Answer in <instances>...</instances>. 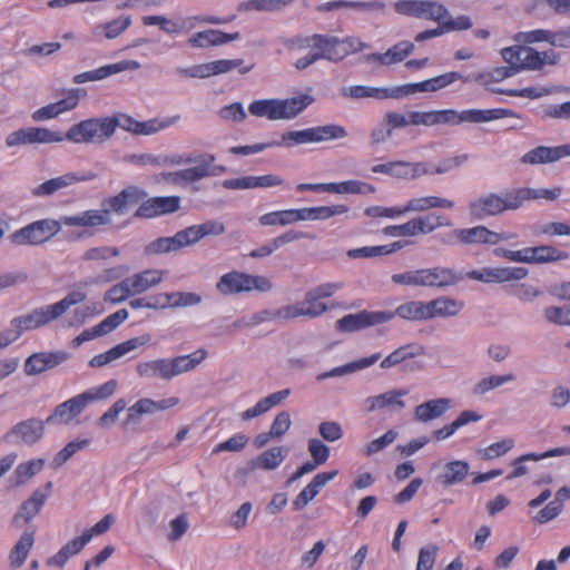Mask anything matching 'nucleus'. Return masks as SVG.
<instances>
[{
  "mask_svg": "<svg viewBox=\"0 0 570 570\" xmlns=\"http://www.w3.org/2000/svg\"><path fill=\"white\" fill-rule=\"evenodd\" d=\"M347 137V130L340 125L330 124L324 126H316L303 130L286 131L282 135V141H268L248 146H235L229 149L234 155H249L261 153L271 147H293L309 142H323L335 139H343Z\"/></svg>",
  "mask_w": 570,
  "mask_h": 570,
  "instance_id": "obj_1",
  "label": "nucleus"
},
{
  "mask_svg": "<svg viewBox=\"0 0 570 570\" xmlns=\"http://www.w3.org/2000/svg\"><path fill=\"white\" fill-rule=\"evenodd\" d=\"M117 386L118 383L116 380H109L100 386L89 389L60 403L46 419L47 424H69L72 419L78 416L89 403L110 397L116 392Z\"/></svg>",
  "mask_w": 570,
  "mask_h": 570,
  "instance_id": "obj_2",
  "label": "nucleus"
},
{
  "mask_svg": "<svg viewBox=\"0 0 570 570\" xmlns=\"http://www.w3.org/2000/svg\"><path fill=\"white\" fill-rule=\"evenodd\" d=\"M314 98L301 95L287 99H259L248 106V111L255 117H265L268 120L294 119L303 112Z\"/></svg>",
  "mask_w": 570,
  "mask_h": 570,
  "instance_id": "obj_3",
  "label": "nucleus"
},
{
  "mask_svg": "<svg viewBox=\"0 0 570 570\" xmlns=\"http://www.w3.org/2000/svg\"><path fill=\"white\" fill-rule=\"evenodd\" d=\"M517 209H519V202L515 188L505 190L502 195L495 193L483 195L469 205L470 215L479 220Z\"/></svg>",
  "mask_w": 570,
  "mask_h": 570,
  "instance_id": "obj_4",
  "label": "nucleus"
},
{
  "mask_svg": "<svg viewBox=\"0 0 570 570\" xmlns=\"http://www.w3.org/2000/svg\"><path fill=\"white\" fill-rule=\"evenodd\" d=\"M112 126L108 117L85 119L72 125L63 135V139L75 144L100 145L112 136Z\"/></svg>",
  "mask_w": 570,
  "mask_h": 570,
  "instance_id": "obj_5",
  "label": "nucleus"
},
{
  "mask_svg": "<svg viewBox=\"0 0 570 570\" xmlns=\"http://www.w3.org/2000/svg\"><path fill=\"white\" fill-rule=\"evenodd\" d=\"M61 230V220L56 219H40L17 229L9 235L11 244L17 246H37L41 245Z\"/></svg>",
  "mask_w": 570,
  "mask_h": 570,
  "instance_id": "obj_6",
  "label": "nucleus"
},
{
  "mask_svg": "<svg viewBox=\"0 0 570 570\" xmlns=\"http://www.w3.org/2000/svg\"><path fill=\"white\" fill-rule=\"evenodd\" d=\"M272 287V282L266 276L249 275L237 271L224 274L216 284V289L222 295H233L254 289L265 293L271 291Z\"/></svg>",
  "mask_w": 570,
  "mask_h": 570,
  "instance_id": "obj_7",
  "label": "nucleus"
},
{
  "mask_svg": "<svg viewBox=\"0 0 570 570\" xmlns=\"http://www.w3.org/2000/svg\"><path fill=\"white\" fill-rule=\"evenodd\" d=\"M55 320H57V316L53 314L51 305L41 306L35 308L29 314L14 317L10 323L11 328L7 330L6 333H8V338H11L12 343L23 332L46 326Z\"/></svg>",
  "mask_w": 570,
  "mask_h": 570,
  "instance_id": "obj_8",
  "label": "nucleus"
},
{
  "mask_svg": "<svg viewBox=\"0 0 570 570\" xmlns=\"http://www.w3.org/2000/svg\"><path fill=\"white\" fill-rule=\"evenodd\" d=\"M305 41L308 46L312 47L325 46L328 50V53L333 55V57H337L335 59H331V61L334 62L343 60L350 53L357 52L364 48H367V43L356 38H346L344 40H340L334 36L313 35L309 38H306Z\"/></svg>",
  "mask_w": 570,
  "mask_h": 570,
  "instance_id": "obj_9",
  "label": "nucleus"
},
{
  "mask_svg": "<svg viewBox=\"0 0 570 570\" xmlns=\"http://www.w3.org/2000/svg\"><path fill=\"white\" fill-rule=\"evenodd\" d=\"M45 424H47L46 421L37 417L21 421L3 434L2 441L7 443L33 445L42 439L45 434Z\"/></svg>",
  "mask_w": 570,
  "mask_h": 570,
  "instance_id": "obj_10",
  "label": "nucleus"
},
{
  "mask_svg": "<svg viewBox=\"0 0 570 570\" xmlns=\"http://www.w3.org/2000/svg\"><path fill=\"white\" fill-rule=\"evenodd\" d=\"M52 491V482L48 481L43 489L35 490L31 495L21 503L18 511L13 514L11 523L14 527H20L21 523L30 522L35 517H37L42 507L45 505L48 497Z\"/></svg>",
  "mask_w": 570,
  "mask_h": 570,
  "instance_id": "obj_11",
  "label": "nucleus"
},
{
  "mask_svg": "<svg viewBox=\"0 0 570 570\" xmlns=\"http://www.w3.org/2000/svg\"><path fill=\"white\" fill-rule=\"evenodd\" d=\"M393 318V314L385 311L367 312L362 311L356 314H348L336 322V328L341 332H355L368 326L383 324Z\"/></svg>",
  "mask_w": 570,
  "mask_h": 570,
  "instance_id": "obj_12",
  "label": "nucleus"
},
{
  "mask_svg": "<svg viewBox=\"0 0 570 570\" xmlns=\"http://www.w3.org/2000/svg\"><path fill=\"white\" fill-rule=\"evenodd\" d=\"M62 140L63 134L60 131H53L48 128L31 127L11 132L7 137L6 144L8 147H14L26 144L60 142Z\"/></svg>",
  "mask_w": 570,
  "mask_h": 570,
  "instance_id": "obj_13",
  "label": "nucleus"
},
{
  "mask_svg": "<svg viewBox=\"0 0 570 570\" xmlns=\"http://www.w3.org/2000/svg\"><path fill=\"white\" fill-rule=\"evenodd\" d=\"M60 220L61 225L87 228L78 235V237H85L94 235V232H89V229L109 225L111 223V216H109V210L89 209L76 215L62 216Z\"/></svg>",
  "mask_w": 570,
  "mask_h": 570,
  "instance_id": "obj_14",
  "label": "nucleus"
},
{
  "mask_svg": "<svg viewBox=\"0 0 570 570\" xmlns=\"http://www.w3.org/2000/svg\"><path fill=\"white\" fill-rule=\"evenodd\" d=\"M62 94L65 95V98L36 110L32 114V119L41 121L45 119L56 118L65 111L72 110L78 106L81 97L86 96V90L81 88H71L63 90Z\"/></svg>",
  "mask_w": 570,
  "mask_h": 570,
  "instance_id": "obj_15",
  "label": "nucleus"
},
{
  "mask_svg": "<svg viewBox=\"0 0 570 570\" xmlns=\"http://www.w3.org/2000/svg\"><path fill=\"white\" fill-rule=\"evenodd\" d=\"M70 357L71 354L66 351L33 353L24 362V373L29 376L41 374L59 366Z\"/></svg>",
  "mask_w": 570,
  "mask_h": 570,
  "instance_id": "obj_16",
  "label": "nucleus"
},
{
  "mask_svg": "<svg viewBox=\"0 0 570 570\" xmlns=\"http://www.w3.org/2000/svg\"><path fill=\"white\" fill-rule=\"evenodd\" d=\"M524 267H485L479 271H471L465 274L470 279L483 283H503L509 281H520L528 275Z\"/></svg>",
  "mask_w": 570,
  "mask_h": 570,
  "instance_id": "obj_17",
  "label": "nucleus"
},
{
  "mask_svg": "<svg viewBox=\"0 0 570 570\" xmlns=\"http://www.w3.org/2000/svg\"><path fill=\"white\" fill-rule=\"evenodd\" d=\"M179 208V196L151 197L140 204L134 216L137 218H154L173 214Z\"/></svg>",
  "mask_w": 570,
  "mask_h": 570,
  "instance_id": "obj_18",
  "label": "nucleus"
},
{
  "mask_svg": "<svg viewBox=\"0 0 570 570\" xmlns=\"http://www.w3.org/2000/svg\"><path fill=\"white\" fill-rule=\"evenodd\" d=\"M151 340L149 334H142L140 336L132 337L128 341H125L120 344H117L109 351L102 354L95 355L89 361L90 367H102L110 362L124 356L125 354L140 347L147 345Z\"/></svg>",
  "mask_w": 570,
  "mask_h": 570,
  "instance_id": "obj_19",
  "label": "nucleus"
},
{
  "mask_svg": "<svg viewBox=\"0 0 570 570\" xmlns=\"http://www.w3.org/2000/svg\"><path fill=\"white\" fill-rule=\"evenodd\" d=\"M147 196V193L137 186H128L116 196L108 197L102 200L104 210H109V215H125L130 206L138 204Z\"/></svg>",
  "mask_w": 570,
  "mask_h": 570,
  "instance_id": "obj_20",
  "label": "nucleus"
},
{
  "mask_svg": "<svg viewBox=\"0 0 570 570\" xmlns=\"http://www.w3.org/2000/svg\"><path fill=\"white\" fill-rule=\"evenodd\" d=\"M570 156V144L556 147L538 146L521 157V163L528 165L548 164Z\"/></svg>",
  "mask_w": 570,
  "mask_h": 570,
  "instance_id": "obj_21",
  "label": "nucleus"
},
{
  "mask_svg": "<svg viewBox=\"0 0 570 570\" xmlns=\"http://www.w3.org/2000/svg\"><path fill=\"white\" fill-rule=\"evenodd\" d=\"M421 278L423 287L444 288L456 285L464 276L448 267L422 268Z\"/></svg>",
  "mask_w": 570,
  "mask_h": 570,
  "instance_id": "obj_22",
  "label": "nucleus"
},
{
  "mask_svg": "<svg viewBox=\"0 0 570 570\" xmlns=\"http://www.w3.org/2000/svg\"><path fill=\"white\" fill-rule=\"evenodd\" d=\"M407 391L404 389L390 390L379 395L368 396L364 400L366 412H374L377 410H392L401 411L405 407V402L402 400L403 396L407 395Z\"/></svg>",
  "mask_w": 570,
  "mask_h": 570,
  "instance_id": "obj_23",
  "label": "nucleus"
},
{
  "mask_svg": "<svg viewBox=\"0 0 570 570\" xmlns=\"http://www.w3.org/2000/svg\"><path fill=\"white\" fill-rule=\"evenodd\" d=\"M414 50V43L411 41H400L383 53L372 52L363 56L364 62H377L381 66H391L402 62Z\"/></svg>",
  "mask_w": 570,
  "mask_h": 570,
  "instance_id": "obj_24",
  "label": "nucleus"
},
{
  "mask_svg": "<svg viewBox=\"0 0 570 570\" xmlns=\"http://www.w3.org/2000/svg\"><path fill=\"white\" fill-rule=\"evenodd\" d=\"M140 68V63L136 60H124L117 63L102 66L98 69L78 73L72 78L75 83H85L88 81L102 80L111 75L125 71V70H137Z\"/></svg>",
  "mask_w": 570,
  "mask_h": 570,
  "instance_id": "obj_25",
  "label": "nucleus"
},
{
  "mask_svg": "<svg viewBox=\"0 0 570 570\" xmlns=\"http://www.w3.org/2000/svg\"><path fill=\"white\" fill-rule=\"evenodd\" d=\"M97 177L94 173H88L85 176H77L75 174H66L52 179H49L32 189V195L37 197L50 196L57 190L68 187L78 181L92 180Z\"/></svg>",
  "mask_w": 570,
  "mask_h": 570,
  "instance_id": "obj_26",
  "label": "nucleus"
},
{
  "mask_svg": "<svg viewBox=\"0 0 570 570\" xmlns=\"http://www.w3.org/2000/svg\"><path fill=\"white\" fill-rule=\"evenodd\" d=\"M337 473L338 472L335 470L316 474L293 501L294 510L298 511L305 508L320 493L321 489L333 480Z\"/></svg>",
  "mask_w": 570,
  "mask_h": 570,
  "instance_id": "obj_27",
  "label": "nucleus"
},
{
  "mask_svg": "<svg viewBox=\"0 0 570 570\" xmlns=\"http://www.w3.org/2000/svg\"><path fill=\"white\" fill-rule=\"evenodd\" d=\"M452 406V400L446 397L429 400L414 409V420L421 423L441 417Z\"/></svg>",
  "mask_w": 570,
  "mask_h": 570,
  "instance_id": "obj_28",
  "label": "nucleus"
},
{
  "mask_svg": "<svg viewBox=\"0 0 570 570\" xmlns=\"http://www.w3.org/2000/svg\"><path fill=\"white\" fill-rule=\"evenodd\" d=\"M207 354L208 353L205 348H198L188 355H179L173 358H168L170 380L183 373L195 370L202 362L206 360Z\"/></svg>",
  "mask_w": 570,
  "mask_h": 570,
  "instance_id": "obj_29",
  "label": "nucleus"
},
{
  "mask_svg": "<svg viewBox=\"0 0 570 570\" xmlns=\"http://www.w3.org/2000/svg\"><path fill=\"white\" fill-rule=\"evenodd\" d=\"M185 246H189V244L185 230L183 229L177 232L171 237H159L150 242L145 247V253L147 255L165 254L170 252H177Z\"/></svg>",
  "mask_w": 570,
  "mask_h": 570,
  "instance_id": "obj_30",
  "label": "nucleus"
},
{
  "mask_svg": "<svg viewBox=\"0 0 570 570\" xmlns=\"http://www.w3.org/2000/svg\"><path fill=\"white\" fill-rule=\"evenodd\" d=\"M428 306L429 320H432L456 316L464 308V303L450 296H440L428 302Z\"/></svg>",
  "mask_w": 570,
  "mask_h": 570,
  "instance_id": "obj_31",
  "label": "nucleus"
},
{
  "mask_svg": "<svg viewBox=\"0 0 570 570\" xmlns=\"http://www.w3.org/2000/svg\"><path fill=\"white\" fill-rule=\"evenodd\" d=\"M136 373L141 379L170 381L168 358L139 362L136 365Z\"/></svg>",
  "mask_w": 570,
  "mask_h": 570,
  "instance_id": "obj_32",
  "label": "nucleus"
},
{
  "mask_svg": "<svg viewBox=\"0 0 570 570\" xmlns=\"http://www.w3.org/2000/svg\"><path fill=\"white\" fill-rule=\"evenodd\" d=\"M381 358V353L372 354L367 357H362L357 361L344 364L342 366L334 367L327 372H323L316 376L317 381H324L331 377H340L346 374H351L364 368H367L375 364Z\"/></svg>",
  "mask_w": 570,
  "mask_h": 570,
  "instance_id": "obj_33",
  "label": "nucleus"
},
{
  "mask_svg": "<svg viewBox=\"0 0 570 570\" xmlns=\"http://www.w3.org/2000/svg\"><path fill=\"white\" fill-rule=\"evenodd\" d=\"M425 354L424 346L415 343L406 344L403 346H400L399 348L394 350L392 353H390L386 357H384L381 363L380 367L383 370L391 368L393 366L400 365L403 362H405L409 358H413L420 355Z\"/></svg>",
  "mask_w": 570,
  "mask_h": 570,
  "instance_id": "obj_34",
  "label": "nucleus"
},
{
  "mask_svg": "<svg viewBox=\"0 0 570 570\" xmlns=\"http://www.w3.org/2000/svg\"><path fill=\"white\" fill-rule=\"evenodd\" d=\"M215 160L216 157L213 154L195 157L193 161L197 164L195 167L180 170L183 184L194 183L209 177L212 174V171H209V165L214 164Z\"/></svg>",
  "mask_w": 570,
  "mask_h": 570,
  "instance_id": "obj_35",
  "label": "nucleus"
},
{
  "mask_svg": "<svg viewBox=\"0 0 570 570\" xmlns=\"http://www.w3.org/2000/svg\"><path fill=\"white\" fill-rule=\"evenodd\" d=\"M341 95L351 99L374 98L379 100L393 99L392 88H376L370 86H350L341 89Z\"/></svg>",
  "mask_w": 570,
  "mask_h": 570,
  "instance_id": "obj_36",
  "label": "nucleus"
},
{
  "mask_svg": "<svg viewBox=\"0 0 570 570\" xmlns=\"http://www.w3.org/2000/svg\"><path fill=\"white\" fill-rule=\"evenodd\" d=\"M470 465L466 461L455 460L444 464L438 481L445 487L462 482L469 474Z\"/></svg>",
  "mask_w": 570,
  "mask_h": 570,
  "instance_id": "obj_37",
  "label": "nucleus"
},
{
  "mask_svg": "<svg viewBox=\"0 0 570 570\" xmlns=\"http://www.w3.org/2000/svg\"><path fill=\"white\" fill-rule=\"evenodd\" d=\"M35 544V531H23L9 554L10 566L14 569L22 567Z\"/></svg>",
  "mask_w": 570,
  "mask_h": 570,
  "instance_id": "obj_38",
  "label": "nucleus"
},
{
  "mask_svg": "<svg viewBox=\"0 0 570 570\" xmlns=\"http://www.w3.org/2000/svg\"><path fill=\"white\" fill-rule=\"evenodd\" d=\"M189 245L198 243L206 236H218L225 233V225L219 220H207L199 225H193L184 229Z\"/></svg>",
  "mask_w": 570,
  "mask_h": 570,
  "instance_id": "obj_39",
  "label": "nucleus"
},
{
  "mask_svg": "<svg viewBox=\"0 0 570 570\" xmlns=\"http://www.w3.org/2000/svg\"><path fill=\"white\" fill-rule=\"evenodd\" d=\"M515 114L509 109H468L460 112L461 122H488L491 120L501 119L509 116H514Z\"/></svg>",
  "mask_w": 570,
  "mask_h": 570,
  "instance_id": "obj_40",
  "label": "nucleus"
},
{
  "mask_svg": "<svg viewBox=\"0 0 570 570\" xmlns=\"http://www.w3.org/2000/svg\"><path fill=\"white\" fill-rule=\"evenodd\" d=\"M428 302L421 301H410L404 304H401L396 307L394 312H389L394 316H399L400 318L411 321V322H420L429 320V309Z\"/></svg>",
  "mask_w": 570,
  "mask_h": 570,
  "instance_id": "obj_41",
  "label": "nucleus"
},
{
  "mask_svg": "<svg viewBox=\"0 0 570 570\" xmlns=\"http://www.w3.org/2000/svg\"><path fill=\"white\" fill-rule=\"evenodd\" d=\"M517 198L519 202V208L523 206L525 202L535 200V199H547V200H556L562 193L561 187H554L552 189L546 188H528L521 187L515 188Z\"/></svg>",
  "mask_w": 570,
  "mask_h": 570,
  "instance_id": "obj_42",
  "label": "nucleus"
},
{
  "mask_svg": "<svg viewBox=\"0 0 570 570\" xmlns=\"http://www.w3.org/2000/svg\"><path fill=\"white\" fill-rule=\"evenodd\" d=\"M527 253H531L532 264H544L564 261L569 257V254L567 252L560 250L550 245L528 247Z\"/></svg>",
  "mask_w": 570,
  "mask_h": 570,
  "instance_id": "obj_43",
  "label": "nucleus"
},
{
  "mask_svg": "<svg viewBox=\"0 0 570 570\" xmlns=\"http://www.w3.org/2000/svg\"><path fill=\"white\" fill-rule=\"evenodd\" d=\"M412 220L414 235L430 234L441 226H451L450 219L442 215L429 214L425 216L415 217Z\"/></svg>",
  "mask_w": 570,
  "mask_h": 570,
  "instance_id": "obj_44",
  "label": "nucleus"
},
{
  "mask_svg": "<svg viewBox=\"0 0 570 570\" xmlns=\"http://www.w3.org/2000/svg\"><path fill=\"white\" fill-rule=\"evenodd\" d=\"M134 294H140L161 282V273L155 269H147L127 277Z\"/></svg>",
  "mask_w": 570,
  "mask_h": 570,
  "instance_id": "obj_45",
  "label": "nucleus"
},
{
  "mask_svg": "<svg viewBox=\"0 0 570 570\" xmlns=\"http://www.w3.org/2000/svg\"><path fill=\"white\" fill-rule=\"evenodd\" d=\"M376 188L368 183L362 180H346L341 183H330V193L366 195L375 193Z\"/></svg>",
  "mask_w": 570,
  "mask_h": 570,
  "instance_id": "obj_46",
  "label": "nucleus"
},
{
  "mask_svg": "<svg viewBox=\"0 0 570 570\" xmlns=\"http://www.w3.org/2000/svg\"><path fill=\"white\" fill-rule=\"evenodd\" d=\"M160 308L193 306L202 302L198 294L183 292L160 294Z\"/></svg>",
  "mask_w": 570,
  "mask_h": 570,
  "instance_id": "obj_47",
  "label": "nucleus"
},
{
  "mask_svg": "<svg viewBox=\"0 0 570 570\" xmlns=\"http://www.w3.org/2000/svg\"><path fill=\"white\" fill-rule=\"evenodd\" d=\"M454 203L452 200L440 198L436 196H426L420 198H413L405 205L407 212H424L430 208H453Z\"/></svg>",
  "mask_w": 570,
  "mask_h": 570,
  "instance_id": "obj_48",
  "label": "nucleus"
},
{
  "mask_svg": "<svg viewBox=\"0 0 570 570\" xmlns=\"http://www.w3.org/2000/svg\"><path fill=\"white\" fill-rule=\"evenodd\" d=\"M287 455V450L282 446H275L264 451L252 463L255 468L263 470L276 469Z\"/></svg>",
  "mask_w": 570,
  "mask_h": 570,
  "instance_id": "obj_49",
  "label": "nucleus"
},
{
  "mask_svg": "<svg viewBox=\"0 0 570 570\" xmlns=\"http://www.w3.org/2000/svg\"><path fill=\"white\" fill-rule=\"evenodd\" d=\"M130 24V16H121L106 23L96 26L92 30V33L97 37L104 33L107 39H115L120 36Z\"/></svg>",
  "mask_w": 570,
  "mask_h": 570,
  "instance_id": "obj_50",
  "label": "nucleus"
},
{
  "mask_svg": "<svg viewBox=\"0 0 570 570\" xmlns=\"http://www.w3.org/2000/svg\"><path fill=\"white\" fill-rule=\"evenodd\" d=\"M179 403L178 397H168L160 401H154L148 397H144L138 400L136 404V412H139L141 415L154 414L159 411L168 410Z\"/></svg>",
  "mask_w": 570,
  "mask_h": 570,
  "instance_id": "obj_51",
  "label": "nucleus"
},
{
  "mask_svg": "<svg viewBox=\"0 0 570 570\" xmlns=\"http://www.w3.org/2000/svg\"><path fill=\"white\" fill-rule=\"evenodd\" d=\"M515 380V375L512 373L505 375H490L480 380L472 387V393L476 396H482L488 392L503 385L504 383L512 382Z\"/></svg>",
  "mask_w": 570,
  "mask_h": 570,
  "instance_id": "obj_52",
  "label": "nucleus"
},
{
  "mask_svg": "<svg viewBox=\"0 0 570 570\" xmlns=\"http://www.w3.org/2000/svg\"><path fill=\"white\" fill-rule=\"evenodd\" d=\"M449 17V10L441 3L430 0H421L419 19H429L441 22Z\"/></svg>",
  "mask_w": 570,
  "mask_h": 570,
  "instance_id": "obj_53",
  "label": "nucleus"
},
{
  "mask_svg": "<svg viewBox=\"0 0 570 570\" xmlns=\"http://www.w3.org/2000/svg\"><path fill=\"white\" fill-rule=\"evenodd\" d=\"M179 119V116L168 117L163 120L150 119L147 121H137L135 124L134 134L135 135H154L161 129H165L174 124H176Z\"/></svg>",
  "mask_w": 570,
  "mask_h": 570,
  "instance_id": "obj_54",
  "label": "nucleus"
},
{
  "mask_svg": "<svg viewBox=\"0 0 570 570\" xmlns=\"http://www.w3.org/2000/svg\"><path fill=\"white\" fill-rule=\"evenodd\" d=\"M287 4L286 0H248L238 3L237 10L245 11H278Z\"/></svg>",
  "mask_w": 570,
  "mask_h": 570,
  "instance_id": "obj_55",
  "label": "nucleus"
},
{
  "mask_svg": "<svg viewBox=\"0 0 570 570\" xmlns=\"http://www.w3.org/2000/svg\"><path fill=\"white\" fill-rule=\"evenodd\" d=\"M90 444V440L83 439L79 441L69 442L63 449H61L52 459L51 466L58 469L63 465L72 455Z\"/></svg>",
  "mask_w": 570,
  "mask_h": 570,
  "instance_id": "obj_56",
  "label": "nucleus"
},
{
  "mask_svg": "<svg viewBox=\"0 0 570 570\" xmlns=\"http://www.w3.org/2000/svg\"><path fill=\"white\" fill-rule=\"evenodd\" d=\"M45 461L42 459L31 460L20 463L14 471L16 484L23 485L27 481L33 478L43 468Z\"/></svg>",
  "mask_w": 570,
  "mask_h": 570,
  "instance_id": "obj_57",
  "label": "nucleus"
},
{
  "mask_svg": "<svg viewBox=\"0 0 570 570\" xmlns=\"http://www.w3.org/2000/svg\"><path fill=\"white\" fill-rule=\"evenodd\" d=\"M409 169V161L395 160L385 164H379L371 168L374 174H386L391 177L399 179H406V170Z\"/></svg>",
  "mask_w": 570,
  "mask_h": 570,
  "instance_id": "obj_58",
  "label": "nucleus"
},
{
  "mask_svg": "<svg viewBox=\"0 0 570 570\" xmlns=\"http://www.w3.org/2000/svg\"><path fill=\"white\" fill-rule=\"evenodd\" d=\"M135 295L128 278H125L120 283L111 286L104 296V299L106 302H110L112 304L122 303L126 301L129 296Z\"/></svg>",
  "mask_w": 570,
  "mask_h": 570,
  "instance_id": "obj_59",
  "label": "nucleus"
},
{
  "mask_svg": "<svg viewBox=\"0 0 570 570\" xmlns=\"http://www.w3.org/2000/svg\"><path fill=\"white\" fill-rule=\"evenodd\" d=\"M453 235L459 243L464 245L483 244L484 226H475L472 228H458L453 230Z\"/></svg>",
  "mask_w": 570,
  "mask_h": 570,
  "instance_id": "obj_60",
  "label": "nucleus"
},
{
  "mask_svg": "<svg viewBox=\"0 0 570 570\" xmlns=\"http://www.w3.org/2000/svg\"><path fill=\"white\" fill-rule=\"evenodd\" d=\"M309 296H315V294L312 291L306 292L304 299L298 303L303 308L304 316L314 318L324 314L328 309V306L320 302L318 297H314L315 299H312Z\"/></svg>",
  "mask_w": 570,
  "mask_h": 570,
  "instance_id": "obj_61",
  "label": "nucleus"
},
{
  "mask_svg": "<svg viewBox=\"0 0 570 570\" xmlns=\"http://www.w3.org/2000/svg\"><path fill=\"white\" fill-rule=\"evenodd\" d=\"M86 299V294L80 291H72L68 293L61 301L51 304L53 314L59 318L62 316L71 306L82 303Z\"/></svg>",
  "mask_w": 570,
  "mask_h": 570,
  "instance_id": "obj_62",
  "label": "nucleus"
},
{
  "mask_svg": "<svg viewBox=\"0 0 570 570\" xmlns=\"http://www.w3.org/2000/svg\"><path fill=\"white\" fill-rule=\"evenodd\" d=\"M258 220L263 226H286L294 223L292 209L267 213L262 215Z\"/></svg>",
  "mask_w": 570,
  "mask_h": 570,
  "instance_id": "obj_63",
  "label": "nucleus"
},
{
  "mask_svg": "<svg viewBox=\"0 0 570 570\" xmlns=\"http://www.w3.org/2000/svg\"><path fill=\"white\" fill-rule=\"evenodd\" d=\"M397 436V432L394 430L386 431L382 436L371 441L367 443L364 448V455L372 456L375 453L384 450L386 446H389L391 443L395 441Z\"/></svg>",
  "mask_w": 570,
  "mask_h": 570,
  "instance_id": "obj_64",
  "label": "nucleus"
}]
</instances>
